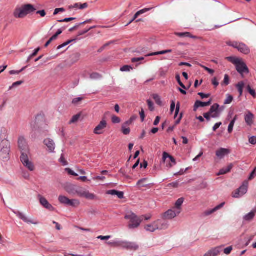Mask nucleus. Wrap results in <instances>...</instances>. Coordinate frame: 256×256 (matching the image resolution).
<instances>
[{
  "label": "nucleus",
  "mask_w": 256,
  "mask_h": 256,
  "mask_svg": "<svg viewBox=\"0 0 256 256\" xmlns=\"http://www.w3.org/2000/svg\"><path fill=\"white\" fill-rule=\"evenodd\" d=\"M226 59L235 65L236 70L242 76L244 77V74L249 73L248 67L242 60L234 56L226 57Z\"/></svg>",
  "instance_id": "obj_1"
},
{
  "label": "nucleus",
  "mask_w": 256,
  "mask_h": 256,
  "mask_svg": "<svg viewBox=\"0 0 256 256\" xmlns=\"http://www.w3.org/2000/svg\"><path fill=\"white\" fill-rule=\"evenodd\" d=\"M36 9L31 4L22 5L20 8H16L14 12V16L16 18H23L28 14L35 12Z\"/></svg>",
  "instance_id": "obj_2"
},
{
  "label": "nucleus",
  "mask_w": 256,
  "mask_h": 256,
  "mask_svg": "<svg viewBox=\"0 0 256 256\" xmlns=\"http://www.w3.org/2000/svg\"><path fill=\"white\" fill-rule=\"evenodd\" d=\"M106 244L114 247H121L128 250H136L138 248V246L135 242L126 241H119L115 242H108Z\"/></svg>",
  "instance_id": "obj_3"
},
{
  "label": "nucleus",
  "mask_w": 256,
  "mask_h": 256,
  "mask_svg": "<svg viewBox=\"0 0 256 256\" xmlns=\"http://www.w3.org/2000/svg\"><path fill=\"white\" fill-rule=\"evenodd\" d=\"M124 218L130 220L128 225L130 228H138L142 221L140 218L132 212L127 213L124 216Z\"/></svg>",
  "instance_id": "obj_4"
},
{
  "label": "nucleus",
  "mask_w": 256,
  "mask_h": 256,
  "mask_svg": "<svg viewBox=\"0 0 256 256\" xmlns=\"http://www.w3.org/2000/svg\"><path fill=\"white\" fill-rule=\"evenodd\" d=\"M76 194L81 198H84L88 200H97L98 197L92 193H90L83 187L78 186Z\"/></svg>",
  "instance_id": "obj_5"
},
{
  "label": "nucleus",
  "mask_w": 256,
  "mask_h": 256,
  "mask_svg": "<svg viewBox=\"0 0 256 256\" xmlns=\"http://www.w3.org/2000/svg\"><path fill=\"white\" fill-rule=\"evenodd\" d=\"M18 148L21 156L28 155L30 153L29 146L24 136H20L18 139Z\"/></svg>",
  "instance_id": "obj_6"
},
{
  "label": "nucleus",
  "mask_w": 256,
  "mask_h": 256,
  "mask_svg": "<svg viewBox=\"0 0 256 256\" xmlns=\"http://www.w3.org/2000/svg\"><path fill=\"white\" fill-rule=\"evenodd\" d=\"M227 45L236 48L239 52L245 54L250 53V50L244 44L238 42L228 41L226 42Z\"/></svg>",
  "instance_id": "obj_7"
},
{
  "label": "nucleus",
  "mask_w": 256,
  "mask_h": 256,
  "mask_svg": "<svg viewBox=\"0 0 256 256\" xmlns=\"http://www.w3.org/2000/svg\"><path fill=\"white\" fill-rule=\"evenodd\" d=\"M248 182L247 181H244L242 185L232 193V196L238 198L246 194L248 191Z\"/></svg>",
  "instance_id": "obj_8"
},
{
  "label": "nucleus",
  "mask_w": 256,
  "mask_h": 256,
  "mask_svg": "<svg viewBox=\"0 0 256 256\" xmlns=\"http://www.w3.org/2000/svg\"><path fill=\"white\" fill-rule=\"evenodd\" d=\"M20 160L24 166L30 171L32 172L34 170V166L33 163L29 160L28 155L20 156Z\"/></svg>",
  "instance_id": "obj_9"
},
{
  "label": "nucleus",
  "mask_w": 256,
  "mask_h": 256,
  "mask_svg": "<svg viewBox=\"0 0 256 256\" xmlns=\"http://www.w3.org/2000/svg\"><path fill=\"white\" fill-rule=\"evenodd\" d=\"M44 146L46 148V150L50 153L54 152L56 144L54 140L50 138H45L43 141Z\"/></svg>",
  "instance_id": "obj_10"
},
{
  "label": "nucleus",
  "mask_w": 256,
  "mask_h": 256,
  "mask_svg": "<svg viewBox=\"0 0 256 256\" xmlns=\"http://www.w3.org/2000/svg\"><path fill=\"white\" fill-rule=\"evenodd\" d=\"M181 212L180 210H175L173 208L166 211L162 214V218L164 220H171L176 217Z\"/></svg>",
  "instance_id": "obj_11"
},
{
  "label": "nucleus",
  "mask_w": 256,
  "mask_h": 256,
  "mask_svg": "<svg viewBox=\"0 0 256 256\" xmlns=\"http://www.w3.org/2000/svg\"><path fill=\"white\" fill-rule=\"evenodd\" d=\"M107 122L105 117H104L99 124L94 128V133L96 134H101L104 132V129L106 128Z\"/></svg>",
  "instance_id": "obj_12"
},
{
  "label": "nucleus",
  "mask_w": 256,
  "mask_h": 256,
  "mask_svg": "<svg viewBox=\"0 0 256 256\" xmlns=\"http://www.w3.org/2000/svg\"><path fill=\"white\" fill-rule=\"evenodd\" d=\"M14 212L18 218L23 220L24 222H26L28 224H33L34 225H36L38 224V222L35 220L28 218L23 213L19 211Z\"/></svg>",
  "instance_id": "obj_13"
},
{
  "label": "nucleus",
  "mask_w": 256,
  "mask_h": 256,
  "mask_svg": "<svg viewBox=\"0 0 256 256\" xmlns=\"http://www.w3.org/2000/svg\"><path fill=\"white\" fill-rule=\"evenodd\" d=\"M254 116L250 111H246L244 114V121L246 124L251 126L254 123Z\"/></svg>",
  "instance_id": "obj_14"
},
{
  "label": "nucleus",
  "mask_w": 256,
  "mask_h": 256,
  "mask_svg": "<svg viewBox=\"0 0 256 256\" xmlns=\"http://www.w3.org/2000/svg\"><path fill=\"white\" fill-rule=\"evenodd\" d=\"M157 230L167 229L168 227V222L165 220H158L154 222Z\"/></svg>",
  "instance_id": "obj_15"
},
{
  "label": "nucleus",
  "mask_w": 256,
  "mask_h": 256,
  "mask_svg": "<svg viewBox=\"0 0 256 256\" xmlns=\"http://www.w3.org/2000/svg\"><path fill=\"white\" fill-rule=\"evenodd\" d=\"M208 112L210 114L211 118H218L220 112L219 109V105L216 104H214L211 106Z\"/></svg>",
  "instance_id": "obj_16"
},
{
  "label": "nucleus",
  "mask_w": 256,
  "mask_h": 256,
  "mask_svg": "<svg viewBox=\"0 0 256 256\" xmlns=\"http://www.w3.org/2000/svg\"><path fill=\"white\" fill-rule=\"evenodd\" d=\"M40 204L46 208L50 211H54V208L48 202L46 198L40 195H38Z\"/></svg>",
  "instance_id": "obj_17"
},
{
  "label": "nucleus",
  "mask_w": 256,
  "mask_h": 256,
  "mask_svg": "<svg viewBox=\"0 0 256 256\" xmlns=\"http://www.w3.org/2000/svg\"><path fill=\"white\" fill-rule=\"evenodd\" d=\"M10 150L8 147H4L0 151V159L5 161L9 158V153Z\"/></svg>",
  "instance_id": "obj_18"
},
{
  "label": "nucleus",
  "mask_w": 256,
  "mask_h": 256,
  "mask_svg": "<svg viewBox=\"0 0 256 256\" xmlns=\"http://www.w3.org/2000/svg\"><path fill=\"white\" fill-rule=\"evenodd\" d=\"M222 250V246H218L208 250L204 256H217Z\"/></svg>",
  "instance_id": "obj_19"
},
{
  "label": "nucleus",
  "mask_w": 256,
  "mask_h": 256,
  "mask_svg": "<svg viewBox=\"0 0 256 256\" xmlns=\"http://www.w3.org/2000/svg\"><path fill=\"white\" fill-rule=\"evenodd\" d=\"M230 152L228 149L220 148L216 152V156L220 159L222 158L228 154Z\"/></svg>",
  "instance_id": "obj_20"
},
{
  "label": "nucleus",
  "mask_w": 256,
  "mask_h": 256,
  "mask_svg": "<svg viewBox=\"0 0 256 256\" xmlns=\"http://www.w3.org/2000/svg\"><path fill=\"white\" fill-rule=\"evenodd\" d=\"M211 104V100H209L208 102H200V101H196L194 104V110L196 111L197 108L199 107H205L208 106H210Z\"/></svg>",
  "instance_id": "obj_21"
},
{
  "label": "nucleus",
  "mask_w": 256,
  "mask_h": 256,
  "mask_svg": "<svg viewBox=\"0 0 256 256\" xmlns=\"http://www.w3.org/2000/svg\"><path fill=\"white\" fill-rule=\"evenodd\" d=\"M152 8H146L143 10H140L138 11L136 14L134 15L132 19L126 25V26L130 24L132 22H133L140 15L144 14L149 10H150Z\"/></svg>",
  "instance_id": "obj_22"
},
{
  "label": "nucleus",
  "mask_w": 256,
  "mask_h": 256,
  "mask_svg": "<svg viewBox=\"0 0 256 256\" xmlns=\"http://www.w3.org/2000/svg\"><path fill=\"white\" fill-rule=\"evenodd\" d=\"M78 186L70 184L66 187V190L70 194H76V190H77Z\"/></svg>",
  "instance_id": "obj_23"
},
{
  "label": "nucleus",
  "mask_w": 256,
  "mask_h": 256,
  "mask_svg": "<svg viewBox=\"0 0 256 256\" xmlns=\"http://www.w3.org/2000/svg\"><path fill=\"white\" fill-rule=\"evenodd\" d=\"M256 214V210H253L252 212H250V213L245 215L244 216V220L247 222H250L254 219V218Z\"/></svg>",
  "instance_id": "obj_24"
},
{
  "label": "nucleus",
  "mask_w": 256,
  "mask_h": 256,
  "mask_svg": "<svg viewBox=\"0 0 256 256\" xmlns=\"http://www.w3.org/2000/svg\"><path fill=\"white\" fill-rule=\"evenodd\" d=\"M224 204V202L222 203L221 204H219L218 206L215 207L214 208L210 210H208L204 212V214L205 216H209L212 213L220 209V208H222Z\"/></svg>",
  "instance_id": "obj_25"
},
{
  "label": "nucleus",
  "mask_w": 256,
  "mask_h": 256,
  "mask_svg": "<svg viewBox=\"0 0 256 256\" xmlns=\"http://www.w3.org/2000/svg\"><path fill=\"white\" fill-rule=\"evenodd\" d=\"M232 167L233 164H229L226 168L221 169L218 174V175H222L229 172L232 169Z\"/></svg>",
  "instance_id": "obj_26"
},
{
  "label": "nucleus",
  "mask_w": 256,
  "mask_h": 256,
  "mask_svg": "<svg viewBox=\"0 0 256 256\" xmlns=\"http://www.w3.org/2000/svg\"><path fill=\"white\" fill-rule=\"evenodd\" d=\"M144 229L150 232H154L157 229L156 228V226L154 222H153L152 223L148 224H146L144 226Z\"/></svg>",
  "instance_id": "obj_27"
},
{
  "label": "nucleus",
  "mask_w": 256,
  "mask_h": 256,
  "mask_svg": "<svg viewBox=\"0 0 256 256\" xmlns=\"http://www.w3.org/2000/svg\"><path fill=\"white\" fill-rule=\"evenodd\" d=\"M171 52H172V50H162V51H160V52L150 53L149 54L146 55V56H158V55H160V54H166L168 53H170Z\"/></svg>",
  "instance_id": "obj_28"
},
{
  "label": "nucleus",
  "mask_w": 256,
  "mask_h": 256,
  "mask_svg": "<svg viewBox=\"0 0 256 256\" xmlns=\"http://www.w3.org/2000/svg\"><path fill=\"white\" fill-rule=\"evenodd\" d=\"M168 158L172 163L173 164H176V162L175 159L171 156L169 155L167 152H164L162 154V160L164 161H166V160Z\"/></svg>",
  "instance_id": "obj_29"
},
{
  "label": "nucleus",
  "mask_w": 256,
  "mask_h": 256,
  "mask_svg": "<svg viewBox=\"0 0 256 256\" xmlns=\"http://www.w3.org/2000/svg\"><path fill=\"white\" fill-rule=\"evenodd\" d=\"M236 88L239 92L240 96H242L243 92V89L244 88V82H240L236 84Z\"/></svg>",
  "instance_id": "obj_30"
},
{
  "label": "nucleus",
  "mask_w": 256,
  "mask_h": 256,
  "mask_svg": "<svg viewBox=\"0 0 256 256\" xmlns=\"http://www.w3.org/2000/svg\"><path fill=\"white\" fill-rule=\"evenodd\" d=\"M128 126L129 125L126 124V122L124 123L122 126V132L125 135H128L130 133V130L128 127Z\"/></svg>",
  "instance_id": "obj_31"
},
{
  "label": "nucleus",
  "mask_w": 256,
  "mask_h": 256,
  "mask_svg": "<svg viewBox=\"0 0 256 256\" xmlns=\"http://www.w3.org/2000/svg\"><path fill=\"white\" fill-rule=\"evenodd\" d=\"M184 202V198H180L177 200L174 206L173 207L175 210H180L182 211V208H180L181 206Z\"/></svg>",
  "instance_id": "obj_32"
},
{
  "label": "nucleus",
  "mask_w": 256,
  "mask_h": 256,
  "mask_svg": "<svg viewBox=\"0 0 256 256\" xmlns=\"http://www.w3.org/2000/svg\"><path fill=\"white\" fill-rule=\"evenodd\" d=\"M70 199H68V198L64 196H60L58 197V200L59 202L62 204H64L68 206L69 202H70Z\"/></svg>",
  "instance_id": "obj_33"
},
{
  "label": "nucleus",
  "mask_w": 256,
  "mask_h": 256,
  "mask_svg": "<svg viewBox=\"0 0 256 256\" xmlns=\"http://www.w3.org/2000/svg\"><path fill=\"white\" fill-rule=\"evenodd\" d=\"M80 204V202L79 200L76 199H72L70 200L68 206L76 208L79 206Z\"/></svg>",
  "instance_id": "obj_34"
},
{
  "label": "nucleus",
  "mask_w": 256,
  "mask_h": 256,
  "mask_svg": "<svg viewBox=\"0 0 256 256\" xmlns=\"http://www.w3.org/2000/svg\"><path fill=\"white\" fill-rule=\"evenodd\" d=\"M175 34L179 37H189V38H194L195 36H192L190 33L188 32H176Z\"/></svg>",
  "instance_id": "obj_35"
},
{
  "label": "nucleus",
  "mask_w": 256,
  "mask_h": 256,
  "mask_svg": "<svg viewBox=\"0 0 256 256\" xmlns=\"http://www.w3.org/2000/svg\"><path fill=\"white\" fill-rule=\"evenodd\" d=\"M81 114L79 113L77 114L74 116L71 120L69 122V124H74L80 118Z\"/></svg>",
  "instance_id": "obj_36"
},
{
  "label": "nucleus",
  "mask_w": 256,
  "mask_h": 256,
  "mask_svg": "<svg viewBox=\"0 0 256 256\" xmlns=\"http://www.w3.org/2000/svg\"><path fill=\"white\" fill-rule=\"evenodd\" d=\"M237 119V116H236L234 119L230 122L228 128V132L230 134L233 130V128L234 124V123Z\"/></svg>",
  "instance_id": "obj_37"
},
{
  "label": "nucleus",
  "mask_w": 256,
  "mask_h": 256,
  "mask_svg": "<svg viewBox=\"0 0 256 256\" xmlns=\"http://www.w3.org/2000/svg\"><path fill=\"white\" fill-rule=\"evenodd\" d=\"M246 90L252 96H256V93L255 90L252 89L250 84H248L245 87Z\"/></svg>",
  "instance_id": "obj_38"
},
{
  "label": "nucleus",
  "mask_w": 256,
  "mask_h": 256,
  "mask_svg": "<svg viewBox=\"0 0 256 256\" xmlns=\"http://www.w3.org/2000/svg\"><path fill=\"white\" fill-rule=\"evenodd\" d=\"M146 181V178H143L139 180L137 182V185L140 188L147 187L148 184H146L145 182Z\"/></svg>",
  "instance_id": "obj_39"
},
{
  "label": "nucleus",
  "mask_w": 256,
  "mask_h": 256,
  "mask_svg": "<svg viewBox=\"0 0 256 256\" xmlns=\"http://www.w3.org/2000/svg\"><path fill=\"white\" fill-rule=\"evenodd\" d=\"M82 100V97H78L77 98H75L72 100V104L74 106H77L80 104Z\"/></svg>",
  "instance_id": "obj_40"
},
{
  "label": "nucleus",
  "mask_w": 256,
  "mask_h": 256,
  "mask_svg": "<svg viewBox=\"0 0 256 256\" xmlns=\"http://www.w3.org/2000/svg\"><path fill=\"white\" fill-rule=\"evenodd\" d=\"M131 70H132V68L128 65H125L120 69L122 72H130Z\"/></svg>",
  "instance_id": "obj_41"
},
{
  "label": "nucleus",
  "mask_w": 256,
  "mask_h": 256,
  "mask_svg": "<svg viewBox=\"0 0 256 256\" xmlns=\"http://www.w3.org/2000/svg\"><path fill=\"white\" fill-rule=\"evenodd\" d=\"M40 48H36L34 50V52L31 54L30 55V56L28 58V60H27V62H28L32 58H33L34 56H36L38 52L40 51Z\"/></svg>",
  "instance_id": "obj_42"
},
{
  "label": "nucleus",
  "mask_w": 256,
  "mask_h": 256,
  "mask_svg": "<svg viewBox=\"0 0 256 256\" xmlns=\"http://www.w3.org/2000/svg\"><path fill=\"white\" fill-rule=\"evenodd\" d=\"M176 79L178 82V83L179 85L182 88L184 89H186V88L185 86L182 83V82L180 80V77L178 74H176Z\"/></svg>",
  "instance_id": "obj_43"
},
{
  "label": "nucleus",
  "mask_w": 256,
  "mask_h": 256,
  "mask_svg": "<svg viewBox=\"0 0 256 256\" xmlns=\"http://www.w3.org/2000/svg\"><path fill=\"white\" fill-rule=\"evenodd\" d=\"M90 78L92 79H98V78H101L102 76L100 74L96 73V72H94V73H92L90 74Z\"/></svg>",
  "instance_id": "obj_44"
},
{
  "label": "nucleus",
  "mask_w": 256,
  "mask_h": 256,
  "mask_svg": "<svg viewBox=\"0 0 256 256\" xmlns=\"http://www.w3.org/2000/svg\"><path fill=\"white\" fill-rule=\"evenodd\" d=\"M137 118V116H132L130 119L128 120L127 122H125L126 123V124L130 125L132 124V123Z\"/></svg>",
  "instance_id": "obj_45"
},
{
  "label": "nucleus",
  "mask_w": 256,
  "mask_h": 256,
  "mask_svg": "<svg viewBox=\"0 0 256 256\" xmlns=\"http://www.w3.org/2000/svg\"><path fill=\"white\" fill-rule=\"evenodd\" d=\"M112 121L114 124H118L120 122V120L118 117L113 116L112 118Z\"/></svg>",
  "instance_id": "obj_46"
},
{
  "label": "nucleus",
  "mask_w": 256,
  "mask_h": 256,
  "mask_svg": "<svg viewBox=\"0 0 256 256\" xmlns=\"http://www.w3.org/2000/svg\"><path fill=\"white\" fill-rule=\"evenodd\" d=\"M230 84L229 76L228 74L224 76V80L222 84L225 86H228Z\"/></svg>",
  "instance_id": "obj_47"
},
{
  "label": "nucleus",
  "mask_w": 256,
  "mask_h": 256,
  "mask_svg": "<svg viewBox=\"0 0 256 256\" xmlns=\"http://www.w3.org/2000/svg\"><path fill=\"white\" fill-rule=\"evenodd\" d=\"M26 67H24L23 68H22L20 70H10V74H19L20 72H22L25 68H26Z\"/></svg>",
  "instance_id": "obj_48"
},
{
  "label": "nucleus",
  "mask_w": 256,
  "mask_h": 256,
  "mask_svg": "<svg viewBox=\"0 0 256 256\" xmlns=\"http://www.w3.org/2000/svg\"><path fill=\"white\" fill-rule=\"evenodd\" d=\"M180 109V103L179 102H178L176 105V108L175 114H174V118H176V117L177 116L179 112Z\"/></svg>",
  "instance_id": "obj_49"
},
{
  "label": "nucleus",
  "mask_w": 256,
  "mask_h": 256,
  "mask_svg": "<svg viewBox=\"0 0 256 256\" xmlns=\"http://www.w3.org/2000/svg\"><path fill=\"white\" fill-rule=\"evenodd\" d=\"M144 60V57H140V58H132L131 61L132 62L134 63L136 62H138L141 60Z\"/></svg>",
  "instance_id": "obj_50"
},
{
  "label": "nucleus",
  "mask_w": 256,
  "mask_h": 256,
  "mask_svg": "<svg viewBox=\"0 0 256 256\" xmlns=\"http://www.w3.org/2000/svg\"><path fill=\"white\" fill-rule=\"evenodd\" d=\"M22 176L26 180H28L30 179V174L26 171L22 172Z\"/></svg>",
  "instance_id": "obj_51"
},
{
  "label": "nucleus",
  "mask_w": 256,
  "mask_h": 256,
  "mask_svg": "<svg viewBox=\"0 0 256 256\" xmlns=\"http://www.w3.org/2000/svg\"><path fill=\"white\" fill-rule=\"evenodd\" d=\"M76 18H66L64 19V20H58V22H70L72 20H76Z\"/></svg>",
  "instance_id": "obj_52"
},
{
  "label": "nucleus",
  "mask_w": 256,
  "mask_h": 256,
  "mask_svg": "<svg viewBox=\"0 0 256 256\" xmlns=\"http://www.w3.org/2000/svg\"><path fill=\"white\" fill-rule=\"evenodd\" d=\"M66 171L70 175L74 176H78V174L74 172L73 170H72L70 168H66Z\"/></svg>",
  "instance_id": "obj_53"
},
{
  "label": "nucleus",
  "mask_w": 256,
  "mask_h": 256,
  "mask_svg": "<svg viewBox=\"0 0 256 256\" xmlns=\"http://www.w3.org/2000/svg\"><path fill=\"white\" fill-rule=\"evenodd\" d=\"M147 102H148L149 110L150 111H153L154 110V108L153 106L154 104H153L152 102L150 100H148Z\"/></svg>",
  "instance_id": "obj_54"
},
{
  "label": "nucleus",
  "mask_w": 256,
  "mask_h": 256,
  "mask_svg": "<svg viewBox=\"0 0 256 256\" xmlns=\"http://www.w3.org/2000/svg\"><path fill=\"white\" fill-rule=\"evenodd\" d=\"M232 250V246H228L224 250V253L226 254H229Z\"/></svg>",
  "instance_id": "obj_55"
},
{
  "label": "nucleus",
  "mask_w": 256,
  "mask_h": 256,
  "mask_svg": "<svg viewBox=\"0 0 256 256\" xmlns=\"http://www.w3.org/2000/svg\"><path fill=\"white\" fill-rule=\"evenodd\" d=\"M65 11V10L64 8H57L54 10V14L56 15L59 12H64Z\"/></svg>",
  "instance_id": "obj_56"
},
{
  "label": "nucleus",
  "mask_w": 256,
  "mask_h": 256,
  "mask_svg": "<svg viewBox=\"0 0 256 256\" xmlns=\"http://www.w3.org/2000/svg\"><path fill=\"white\" fill-rule=\"evenodd\" d=\"M22 83H24V81H22V80L15 82L12 84V86L11 87H10V89H11L13 87H16L18 86H20V85L22 84Z\"/></svg>",
  "instance_id": "obj_57"
},
{
  "label": "nucleus",
  "mask_w": 256,
  "mask_h": 256,
  "mask_svg": "<svg viewBox=\"0 0 256 256\" xmlns=\"http://www.w3.org/2000/svg\"><path fill=\"white\" fill-rule=\"evenodd\" d=\"M249 142L252 144H256V137L252 136L249 138Z\"/></svg>",
  "instance_id": "obj_58"
},
{
  "label": "nucleus",
  "mask_w": 256,
  "mask_h": 256,
  "mask_svg": "<svg viewBox=\"0 0 256 256\" xmlns=\"http://www.w3.org/2000/svg\"><path fill=\"white\" fill-rule=\"evenodd\" d=\"M176 108V104L174 100H172L171 102V105H170V111L171 113H172Z\"/></svg>",
  "instance_id": "obj_59"
},
{
  "label": "nucleus",
  "mask_w": 256,
  "mask_h": 256,
  "mask_svg": "<svg viewBox=\"0 0 256 256\" xmlns=\"http://www.w3.org/2000/svg\"><path fill=\"white\" fill-rule=\"evenodd\" d=\"M202 67L203 68L204 70L207 71L209 74H213L214 72V70L209 68L205 66H202Z\"/></svg>",
  "instance_id": "obj_60"
},
{
  "label": "nucleus",
  "mask_w": 256,
  "mask_h": 256,
  "mask_svg": "<svg viewBox=\"0 0 256 256\" xmlns=\"http://www.w3.org/2000/svg\"><path fill=\"white\" fill-rule=\"evenodd\" d=\"M256 175V168H255L253 171L251 172L250 176L248 177L249 180H252L254 176Z\"/></svg>",
  "instance_id": "obj_61"
},
{
  "label": "nucleus",
  "mask_w": 256,
  "mask_h": 256,
  "mask_svg": "<svg viewBox=\"0 0 256 256\" xmlns=\"http://www.w3.org/2000/svg\"><path fill=\"white\" fill-rule=\"evenodd\" d=\"M116 192H117V190H108L106 192V194H110V195H112V196H115L116 194Z\"/></svg>",
  "instance_id": "obj_62"
},
{
  "label": "nucleus",
  "mask_w": 256,
  "mask_h": 256,
  "mask_svg": "<svg viewBox=\"0 0 256 256\" xmlns=\"http://www.w3.org/2000/svg\"><path fill=\"white\" fill-rule=\"evenodd\" d=\"M36 14H40L42 17H44L46 15V12L44 10H38L36 12Z\"/></svg>",
  "instance_id": "obj_63"
},
{
  "label": "nucleus",
  "mask_w": 256,
  "mask_h": 256,
  "mask_svg": "<svg viewBox=\"0 0 256 256\" xmlns=\"http://www.w3.org/2000/svg\"><path fill=\"white\" fill-rule=\"evenodd\" d=\"M212 84L214 86H218V84H219V82L217 80V78H214L212 79Z\"/></svg>",
  "instance_id": "obj_64"
}]
</instances>
